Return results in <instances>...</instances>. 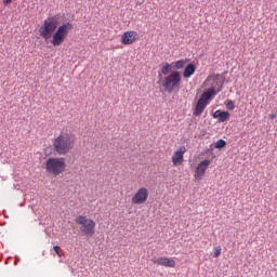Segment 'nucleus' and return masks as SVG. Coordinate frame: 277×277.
<instances>
[{
	"instance_id": "f257e3e1",
	"label": "nucleus",
	"mask_w": 277,
	"mask_h": 277,
	"mask_svg": "<svg viewBox=\"0 0 277 277\" xmlns=\"http://www.w3.org/2000/svg\"><path fill=\"white\" fill-rule=\"evenodd\" d=\"M220 79H222V75L216 74L213 76V82L215 83V85H212L210 89L201 94V96L197 101L195 110L193 111V116H202V113L205 111V109H207L211 97L215 96V94H220V91L222 90V88H224V81L220 82Z\"/></svg>"
},
{
	"instance_id": "f03ea898",
	"label": "nucleus",
	"mask_w": 277,
	"mask_h": 277,
	"mask_svg": "<svg viewBox=\"0 0 277 277\" xmlns=\"http://www.w3.org/2000/svg\"><path fill=\"white\" fill-rule=\"evenodd\" d=\"M158 85L167 92L168 94H172V92H179L181 90V71L173 70L168 76L158 74Z\"/></svg>"
},
{
	"instance_id": "7ed1b4c3",
	"label": "nucleus",
	"mask_w": 277,
	"mask_h": 277,
	"mask_svg": "<svg viewBox=\"0 0 277 277\" xmlns=\"http://www.w3.org/2000/svg\"><path fill=\"white\" fill-rule=\"evenodd\" d=\"M52 145L56 155H68L75 146V134L62 132L56 138H54Z\"/></svg>"
},
{
	"instance_id": "20e7f679",
	"label": "nucleus",
	"mask_w": 277,
	"mask_h": 277,
	"mask_svg": "<svg viewBox=\"0 0 277 277\" xmlns=\"http://www.w3.org/2000/svg\"><path fill=\"white\" fill-rule=\"evenodd\" d=\"M57 25H60V22L57 21V18H55V16H50L45 18L43 21V25L39 28V34L41 38H43L44 40H50V38H53L57 29Z\"/></svg>"
},
{
	"instance_id": "39448f33",
	"label": "nucleus",
	"mask_w": 277,
	"mask_h": 277,
	"mask_svg": "<svg viewBox=\"0 0 277 277\" xmlns=\"http://www.w3.org/2000/svg\"><path fill=\"white\" fill-rule=\"evenodd\" d=\"M66 170V162L64 158H48L45 161V171L53 176H60Z\"/></svg>"
},
{
	"instance_id": "423d86ee",
	"label": "nucleus",
	"mask_w": 277,
	"mask_h": 277,
	"mask_svg": "<svg viewBox=\"0 0 277 277\" xmlns=\"http://www.w3.org/2000/svg\"><path fill=\"white\" fill-rule=\"evenodd\" d=\"M74 25L70 22L63 23L58 28H56V31L52 36V44L53 47H60L65 40L66 36L72 31Z\"/></svg>"
},
{
	"instance_id": "0eeeda50",
	"label": "nucleus",
	"mask_w": 277,
	"mask_h": 277,
	"mask_svg": "<svg viewBox=\"0 0 277 277\" xmlns=\"http://www.w3.org/2000/svg\"><path fill=\"white\" fill-rule=\"evenodd\" d=\"M76 224H79V230L85 237H94V228H96V223L92 219H88L85 215H78L76 217Z\"/></svg>"
},
{
	"instance_id": "6e6552de",
	"label": "nucleus",
	"mask_w": 277,
	"mask_h": 277,
	"mask_svg": "<svg viewBox=\"0 0 277 277\" xmlns=\"http://www.w3.org/2000/svg\"><path fill=\"white\" fill-rule=\"evenodd\" d=\"M146 200H148V189L146 187H141L132 197L133 205H144Z\"/></svg>"
},
{
	"instance_id": "1a4fd4ad",
	"label": "nucleus",
	"mask_w": 277,
	"mask_h": 277,
	"mask_svg": "<svg viewBox=\"0 0 277 277\" xmlns=\"http://www.w3.org/2000/svg\"><path fill=\"white\" fill-rule=\"evenodd\" d=\"M155 265H162V267H176V261L172 258H153Z\"/></svg>"
},
{
	"instance_id": "9d476101",
	"label": "nucleus",
	"mask_w": 277,
	"mask_h": 277,
	"mask_svg": "<svg viewBox=\"0 0 277 277\" xmlns=\"http://www.w3.org/2000/svg\"><path fill=\"white\" fill-rule=\"evenodd\" d=\"M137 40V31L129 30L121 36L122 44H133Z\"/></svg>"
},
{
	"instance_id": "9b49d317",
	"label": "nucleus",
	"mask_w": 277,
	"mask_h": 277,
	"mask_svg": "<svg viewBox=\"0 0 277 277\" xmlns=\"http://www.w3.org/2000/svg\"><path fill=\"white\" fill-rule=\"evenodd\" d=\"M187 153V148L185 146H181L179 150L174 151L172 155V163L173 166H177V163H183V156Z\"/></svg>"
},
{
	"instance_id": "f8f14e48",
	"label": "nucleus",
	"mask_w": 277,
	"mask_h": 277,
	"mask_svg": "<svg viewBox=\"0 0 277 277\" xmlns=\"http://www.w3.org/2000/svg\"><path fill=\"white\" fill-rule=\"evenodd\" d=\"M210 163H211V160H209V159L201 161L198 164V167L196 168L195 176H197L198 179H202V176H205V173L207 172V168H209Z\"/></svg>"
},
{
	"instance_id": "ddd939ff",
	"label": "nucleus",
	"mask_w": 277,
	"mask_h": 277,
	"mask_svg": "<svg viewBox=\"0 0 277 277\" xmlns=\"http://www.w3.org/2000/svg\"><path fill=\"white\" fill-rule=\"evenodd\" d=\"M212 117L215 119L219 118V122H226L230 118V113L217 109L212 114Z\"/></svg>"
},
{
	"instance_id": "4468645a",
	"label": "nucleus",
	"mask_w": 277,
	"mask_h": 277,
	"mask_svg": "<svg viewBox=\"0 0 277 277\" xmlns=\"http://www.w3.org/2000/svg\"><path fill=\"white\" fill-rule=\"evenodd\" d=\"M194 72H196V65H194L193 63H189L183 71V77L184 79H189V77H192L194 75Z\"/></svg>"
},
{
	"instance_id": "2eb2a0df",
	"label": "nucleus",
	"mask_w": 277,
	"mask_h": 277,
	"mask_svg": "<svg viewBox=\"0 0 277 277\" xmlns=\"http://www.w3.org/2000/svg\"><path fill=\"white\" fill-rule=\"evenodd\" d=\"M161 75H164V77H168V75H170V72H172V64L170 63H162V67H161Z\"/></svg>"
},
{
	"instance_id": "dca6fc26",
	"label": "nucleus",
	"mask_w": 277,
	"mask_h": 277,
	"mask_svg": "<svg viewBox=\"0 0 277 277\" xmlns=\"http://www.w3.org/2000/svg\"><path fill=\"white\" fill-rule=\"evenodd\" d=\"M185 64H187L185 60L175 62L174 70H181L182 68H185Z\"/></svg>"
},
{
	"instance_id": "f3484780",
	"label": "nucleus",
	"mask_w": 277,
	"mask_h": 277,
	"mask_svg": "<svg viewBox=\"0 0 277 277\" xmlns=\"http://www.w3.org/2000/svg\"><path fill=\"white\" fill-rule=\"evenodd\" d=\"M226 142L224 138H220L214 143V148H225Z\"/></svg>"
},
{
	"instance_id": "a211bd4d",
	"label": "nucleus",
	"mask_w": 277,
	"mask_h": 277,
	"mask_svg": "<svg viewBox=\"0 0 277 277\" xmlns=\"http://www.w3.org/2000/svg\"><path fill=\"white\" fill-rule=\"evenodd\" d=\"M226 109H228L229 111H233V109H235V102H233L232 100H228L226 103Z\"/></svg>"
},
{
	"instance_id": "6ab92c4d",
	"label": "nucleus",
	"mask_w": 277,
	"mask_h": 277,
	"mask_svg": "<svg viewBox=\"0 0 277 277\" xmlns=\"http://www.w3.org/2000/svg\"><path fill=\"white\" fill-rule=\"evenodd\" d=\"M220 254H222V247H216L214 249L213 259H217V256H220Z\"/></svg>"
},
{
	"instance_id": "aec40b11",
	"label": "nucleus",
	"mask_w": 277,
	"mask_h": 277,
	"mask_svg": "<svg viewBox=\"0 0 277 277\" xmlns=\"http://www.w3.org/2000/svg\"><path fill=\"white\" fill-rule=\"evenodd\" d=\"M53 250H54L55 254H57L58 256H61V254H60V246H54V247H53Z\"/></svg>"
},
{
	"instance_id": "412c9836",
	"label": "nucleus",
	"mask_w": 277,
	"mask_h": 277,
	"mask_svg": "<svg viewBox=\"0 0 277 277\" xmlns=\"http://www.w3.org/2000/svg\"><path fill=\"white\" fill-rule=\"evenodd\" d=\"M10 3H12V0H4L3 1V5H10Z\"/></svg>"
},
{
	"instance_id": "4be33fe9",
	"label": "nucleus",
	"mask_w": 277,
	"mask_h": 277,
	"mask_svg": "<svg viewBox=\"0 0 277 277\" xmlns=\"http://www.w3.org/2000/svg\"><path fill=\"white\" fill-rule=\"evenodd\" d=\"M271 118H272V120H274V118H276V114H272Z\"/></svg>"
},
{
	"instance_id": "5701e85b",
	"label": "nucleus",
	"mask_w": 277,
	"mask_h": 277,
	"mask_svg": "<svg viewBox=\"0 0 277 277\" xmlns=\"http://www.w3.org/2000/svg\"><path fill=\"white\" fill-rule=\"evenodd\" d=\"M210 149H213V144H212V145H210Z\"/></svg>"
},
{
	"instance_id": "b1692460",
	"label": "nucleus",
	"mask_w": 277,
	"mask_h": 277,
	"mask_svg": "<svg viewBox=\"0 0 277 277\" xmlns=\"http://www.w3.org/2000/svg\"><path fill=\"white\" fill-rule=\"evenodd\" d=\"M226 72H228V71H224L223 75H226Z\"/></svg>"
},
{
	"instance_id": "393cba45",
	"label": "nucleus",
	"mask_w": 277,
	"mask_h": 277,
	"mask_svg": "<svg viewBox=\"0 0 277 277\" xmlns=\"http://www.w3.org/2000/svg\"><path fill=\"white\" fill-rule=\"evenodd\" d=\"M207 79H208V80L211 79V76H209Z\"/></svg>"
},
{
	"instance_id": "a878e982",
	"label": "nucleus",
	"mask_w": 277,
	"mask_h": 277,
	"mask_svg": "<svg viewBox=\"0 0 277 277\" xmlns=\"http://www.w3.org/2000/svg\"><path fill=\"white\" fill-rule=\"evenodd\" d=\"M18 262H15L14 265H17Z\"/></svg>"
}]
</instances>
